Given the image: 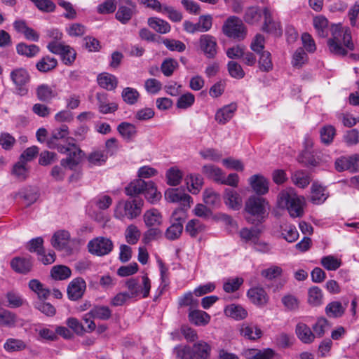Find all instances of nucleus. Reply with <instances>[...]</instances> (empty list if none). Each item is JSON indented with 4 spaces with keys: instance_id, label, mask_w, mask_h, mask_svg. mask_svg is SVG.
Returning a JSON list of instances; mask_svg holds the SVG:
<instances>
[{
    "instance_id": "c756f323",
    "label": "nucleus",
    "mask_w": 359,
    "mask_h": 359,
    "mask_svg": "<svg viewBox=\"0 0 359 359\" xmlns=\"http://www.w3.org/2000/svg\"><path fill=\"white\" fill-rule=\"evenodd\" d=\"M224 313L226 316L236 320L245 319L248 316V311L242 306L232 304L225 307Z\"/></svg>"
},
{
    "instance_id": "f3484780",
    "label": "nucleus",
    "mask_w": 359,
    "mask_h": 359,
    "mask_svg": "<svg viewBox=\"0 0 359 359\" xmlns=\"http://www.w3.org/2000/svg\"><path fill=\"white\" fill-rule=\"evenodd\" d=\"M253 191L257 195H264L269 191V181L262 175H254L251 176L249 180Z\"/></svg>"
},
{
    "instance_id": "864d4df0",
    "label": "nucleus",
    "mask_w": 359,
    "mask_h": 359,
    "mask_svg": "<svg viewBox=\"0 0 359 359\" xmlns=\"http://www.w3.org/2000/svg\"><path fill=\"white\" fill-rule=\"evenodd\" d=\"M259 58L258 60L259 68L262 72H268L273 69V63L271 61V55L269 51H262L259 53Z\"/></svg>"
},
{
    "instance_id": "de8ad7c7",
    "label": "nucleus",
    "mask_w": 359,
    "mask_h": 359,
    "mask_svg": "<svg viewBox=\"0 0 359 359\" xmlns=\"http://www.w3.org/2000/svg\"><path fill=\"white\" fill-rule=\"evenodd\" d=\"M50 274L55 280H62L67 279L71 276L72 271L66 266L57 265L52 268Z\"/></svg>"
},
{
    "instance_id": "e433bc0d",
    "label": "nucleus",
    "mask_w": 359,
    "mask_h": 359,
    "mask_svg": "<svg viewBox=\"0 0 359 359\" xmlns=\"http://www.w3.org/2000/svg\"><path fill=\"white\" fill-rule=\"evenodd\" d=\"M147 182L142 179H137L131 182L125 189L126 195L134 196L141 193H144L147 187Z\"/></svg>"
},
{
    "instance_id": "774afa93",
    "label": "nucleus",
    "mask_w": 359,
    "mask_h": 359,
    "mask_svg": "<svg viewBox=\"0 0 359 359\" xmlns=\"http://www.w3.org/2000/svg\"><path fill=\"white\" fill-rule=\"evenodd\" d=\"M174 353L178 359H194L191 348L187 345L177 346Z\"/></svg>"
},
{
    "instance_id": "f704fd0d",
    "label": "nucleus",
    "mask_w": 359,
    "mask_h": 359,
    "mask_svg": "<svg viewBox=\"0 0 359 359\" xmlns=\"http://www.w3.org/2000/svg\"><path fill=\"white\" fill-rule=\"evenodd\" d=\"M97 82L100 87L108 90L115 89L118 84L116 77L108 73L100 74L97 76Z\"/></svg>"
},
{
    "instance_id": "393cba45",
    "label": "nucleus",
    "mask_w": 359,
    "mask_h": 359,
    "mask_svg": "<svg viewBox=\"0 0 359 359\" xmlns=\"http://www.w3.org/2000/svg\"><path fill=\"white\" fill-rule=\"evenodd\" d=\"M70 233L65 230H60L55 232L51 238V245L56 250H63L69 243Z\"/></svg>"
},
{
    "instance_id": "5701e85b",
    "label": "nucleus",
    "mask_w": 359,
    "mask_h": 359,
    "mask_svg": "<svg viewBox=\"0 0 359 359\" xmlns=\"http://www.w3.org/2000/svg\"><path fill=\"white\" fill-rule=\"evenodd\" d=\"M36 97L39 100L43 102H50L57 93L53 87L48 84H41L36 89Z\"/></svg>"
},
{
    "instance_id": "bb28decb",
    "label": "nucleus",
    "mask_w": 359,
    "mask_h": 359,
    "mask_svg": "<svg viewBox=\"0 0 359 359\" xmlns=\"http://www.w3.org/2000/svg\"><path fill=\"white\" fill-rule=\"evenodd\" d=\"M117 130L121 136L127 142H131L137 133L135 125L128 122H122L117 126Z\"/></svg>"
},
{
    "instance_id": "f8f14e48",
    "label": "nucleus",
    "mask_w": 359,
    "mask_h": 359,
    "mask_svg": "<svg viewBox=\"0 0 359 359\" xmlns=\"http://www.w3.org/2000/svg\"><path fill=\"white\" fill-rule=\"evenodd\" d=\"M86 289V283L81 277L73 279L68 285L67 292L68 298L72 301L81 299Z\"/></svg>"
},
{
    "instance_id": "603ef678",
    "label": "nucleus",
    "mask_w": 359,
    "mask_h": 359,
    "mask_svg": "<svg viewBox=\"0 0 359 359\" xmlns=\"http://www.w3.org/2000/svg\"><path fill=\"white\" fill-rule=\"evenodd\" d=\"M121 97L126 103L132 105L137 102L140 93L133 88L126 87L123 88L121 93Z\"/></svg>"
},
{
    "instance_id": "4be33fe9",
    "label": "nucleus",
    "mask_w": 359,
    "mask_h": 359,
    "mask_svg": "<svg viewBox=\"0 0 359 359\" xmlns=\"http://www.w3.org/2000/svg\"><path fill=\"white\" fill-rule=\"evenodd\" d=\"M191 350L194 359H208L210 356L211 346L205 341L196 342Z\"/></svg>"
},
{
    "instance_id": "1a4fd4ad",
    "label": "nucleus",
    "mask_w": 359,
    "mask_h": 359,
    "mask_svg": "<svg viewBox=\"0 0 359 359\" xmlns=\"http://www.w3.org/2000/svg\"><path fill=\"white\" fill-rule=\"evenodd\" d=\"M114 248L110 238L99 236L90 240L88 243V252L94 255L104 256L109 254Z\"/></svg>"
},
{
    "instance_id": "b1692460",
    "label": "nucleus",
    "mask_w": 359,
    "mask_h": 359,
    "mask_svg": "<svg viewBox=\"0 0 359 359\" xmlns=\"http://www.w3.org/2000/svg\"><path fill=\"white\" fill-rule=\"evenodd\" d=\"M189 320L196 326H204L209 323L210 316L201 310L189 309Z\"/></svg>"
},
{
    "instance_id": "4c0bfd02",
    "label": "nucleus",
    "mask_w": 359,
    "mask_h": 359,
    "mask_svg": "<svg viewBox=\"0 0 359 359\" xmlns=\"http://www.w3.org/2000/svg\"><path fill=\"white\" fill-rule=\"evenodd\" d=\"M27 344L22 339L8 338L4 344V348L9 353L22 351L27 348Z\"/></svg>"
},
{
    "instance_id": "cd10ccee",
    "label": "nucleus",
    "mask_w": 359,
    "mask_h": 359,
    "mask_svg": "<svg viewBox=\"0 0 359 359\" xmlns=\"http://www.w3.org/2000/svg\"><path fill=\"white\" fill-rule=\"evenodd\" d=\"M144 222L147 227L160 226L163 222L161 213L156 209L146 211L143 216Z\"/></svg>"
},
{
    "instance_id": "13d9d810",
    "label": "nucleus",
    "mask_w": 359,
    "mask_h": 359,
    "mask_svg": "<svg viewBox=\"0 0 359 359\" xmlns=\"http://www.w3.org/2000/svg\"><path fill=\"white\" fill-rule=\"evenodd\" d=\"M244 20L248 24H255L261 19V13L258 6H251L246 9Z\"/></svg>"
},
{
    "instance_id": "dca6fc26",
    "label": "nucleus",
    "mask_w": 359,
    "mask_h": 359,
    "mask_svg": "<svg viewBox=\"0 0 359 359\" xmlns=\"http://www.w3.org/2000/svg\"><path fill=\"white\" fill-rule=\"evenodd\" d=\"M33 262L30 257H15L11 261V267L18 273L27 274L32 269Z\"/></svg>"
},
{
    "instance_id": "aec40b11",
    "label": "nucleus",
    "mask_w": 359,
    "mask_h": 359,
    "mask_svg": "<svg viewBox=\"0 0 359 359\" xmlns=\"http://www.w3.org/2000/svg\"><path fill=\"white\" fill-rule=\"evenodd\" d=\"M295 333L298 339L304 344H309L315 340V334L305 323H297L295 327Z\"/></svg>"
},
{
    "instance_id": "052dcab7",
    "label": "nucleus",
    "mask_w": 359,
    "mask_h": 359,
    "mask_svg": "<svg viewBox=\"0 0 359 359\" xmlns=\"http://www.w3.org/2000/svg\"><path fill=\"white\" fill-rule=\"evenodd\" d=\"M304 144L306 150L299 156L298 160L304 164L314 165L315 160L313 157H310V151H309L313 147V140L309 137H306Z\"/></svg>"
},
{
    "instance_id": "8fccbe9b",
    "label": "nucleus",
    "mask_w": 359,
    "mask_h": 359,
    "mask_svg": "<svg viewBox=\"0 0 359 359\" xmlns=\"http://www.w3.org/2000/svg\"><path fill=\"white\" fill-rule=\"evenodd\" d=\"M320 264L327 271H336L341 265V260L333 255L324 256L320 259Z\"/></svg>"
},
{
    "instance_id": "5fc2aeb1",
    "label": "nucleus",
    "mask_w": 359,
    "mask_h": 359,
    "mask_svg": "<svg viewBox=\"0 0 359 359\" xmlns=\"http://www.w3.org/2000/svg\"><path fill=\"white\" fill-rule=\"evenodd\" d=\"M17 316L11 311L0 309V325L6 327H13L15 325Z\"/></svg>"
},
{
    "instance_id": "6e6d98bb",
    "label": "nucleus",
    "mask_w": 359,
    "mask_h": 359,
    "mask_svg": "<svg viewBox=\"0 0 359 359\" xmlns=\"http://www.w3.org/2000/svg\"><path fill=\"white\" fill-rule=\"evenodd\" d=\"M183 231V224L180 222L173 223L171 224L165 232V236L170 241H175L178 239Z\"/></svg>"
},
{
    "instance_id": "20e7f679",
    "label": "nucleus",
    "mask_w": 359,
    "mask_h": 359,
    "mask_svg": "<svg viewBox=\"0 0 359 359\" xmlns=\"http://www.w3.org/2000/svg\"><path fill=\"white\" fill-rule=\"evenodd\" d=\"M144 202L142 199L134 198L132 201H119L114 210V217L118 219H133L141 213Z\"/></svg>"
},
{
    "instance_id": "9b49d317",
    "label": "nucleus",
    "mask_w": 359,
    "mask_h": 359,
    "mask_svg": "<svg viewBox=\"0 0 359 359\" xmlns=\"http://www.w3.org/2000/svg\"><path fill=\"white\" fill-rule=\"evenodd\" d=\"M199 48L208 58H214L217 53L216 39L210 34H203L199 39Z\"/></svg>"
},
{
    "instance_id": "0eeeda50",
    "label": "nucleus",
    "mask_w": 359,
    "mask_h": 359,
    "mask_svg": "<svg viewBox=\"0 0 359 359\" xmlns=\"http://www.w3.org/2000/svg\"><path fill=\"white\" fill-rule=\"evenodd\" d=\"M126 286L128 290V293L132 298L142 297L147 298L151 289V281L147 275L142 276V284L137 278H130L126 282Z\"/></svg>"
},
{
    "instance_id": "9d476101",
    "label": "nucleus",
    "mask_w": 359,
    "mask_h": 359,
    "mask_svg": "<svg viewBox=\"0 0 359 359\" xmlns=\"http://www.w3.org/2000/svg\"><path fill=\"white\" fill-rule=\"evenodd\" d=\"M335 168L341 172L349 170L351 172L359 171V154H353L349 156H342L335 161Z\"/></svg>"
},
{
    "instance_id": "680f3d73",
    "label": "nucleus",
    "mask_w": 359,
    "mask_h": 359,
    "mask_svg": "<svg viewBox=\"0 0 359 359\" xmlns=\"http://www.w3.org/2000/svg\"><path fill=\"white\" fill-rule=\"evenodd\" d=\"M179 65L176 60L172 58H166L161 65V70L165 76H170L177 69Z\"/></svg>"
},
{
    "instance_id": "4468645a",
    "label": "nucleus",
    "mask_w": 359,
    "mask_h": 359,
    "mask_svg": "<svg viewBox=\"0 0 359 359\" xmlns=\"http://www.w3.org/2000/svg\"><path fill=\"white\" fill-rule=\"evenodd\" d=\"M223 200L224 204L233 210H239L242 206V198L239 193L231 188H226L224 191Z\"/></svg>"
},
{
    "instance_id": "c9c22d12",
    "label": "nucleus",
    "mask_w": 359,
    "mask_h": 359,
    "mask_svg": "<svg viewBox=\"0 0 359 359\" xmlns=\"http://www.w3.org/2000/svg\"><path fill=\"white\" fill-rule=\"evenodd\" d=\"M149 26L160 34H166L170 31V24L164 20L156 17L148 19Z\"/></svg>"
},
{
    "instance_id": "a211bd4d",
    "label": "nucleus",
    "mask_w": 359,
    "mask_h": 359,
    "mask_svg": "<svg viewBox=\"0 0 359 359\" xmlns=\"http://www.w3.org/2000/svg\"><path fill=\"white\" fill-rule=\"evenodd\" d=\"M236 109L237 105L235 103L224 106L216 111L215 119L219 124L224 125L233 118Z\"/></svg>"
},
{
    "instance_id": "7c9ffc66",
    "label": "nucleus",
    "mask_w": 359,
    "mask_h": 359,
    "mask_svg": "<svg viewBox=\"0 0 359 359\" xmlns=\"http://www.w3.org/2000/svg\"><path fill=\"white\" fill-rule=\"evenodd\" d=\"M68 134V127L66 125H62L55 129L53 131L51 138L48 142V147L51 149H57V145H62L57 142L67 137Z\"/></svg>"
},
{
    "instance_id": "09e8293b",
    "label": "nucleus",
    "mask_w": 359,
    "mask_h": 359,
    "mask_svg": "<svg viewBox=\"0 0 359 359\" xmlns=\"http://www.w3.org/2000/svg\"><path fill=\"white\" fill-rule=\"evenodd\" d=\"M205 229V225L199 219H193L187 224L185 231L190 236L196 237L198 233L203 231Z\"/></svg>"
},
{
    "instance_id": "58836bf2",
    "label": "nucleus",
    "mask_w": 359,
    "mask_h": 359,
    "mask_svg": "<svg viewBox=\"0 0 359 359\" xmlns=\"http://www.w3.org/2000/svg\"><path fill=\"white\" fill-rule=\"evenodd\" d=\"M281 236L286 241L293 243L299 237V233L296 227L291 224H283L280 226Z\"/></svg>"
},
{
    "instance_id": "69168bd1",
    "label": "nucleus",
    "mask_w": 359,
    "mask_h": 359,
    "mask_svg": "<svg viewBox=\"0 0 359 359\" xmlns=\"http://www.w3.org/2000/svg\"><path fill=\"white\" fill-rule=\"evenodd\" d=\"M133 9L126 6H119L116 18L123 24L127 23L133 16Z\"/></svg>"
},
{
    "instance_id": "49530a36",
    "label": "nucleus",
    "mask_w": 359,
    "mask_h": 359,
    "mask_svg": "<svg viewBox=\"0 0 359 359\" xmlns=\"http://www.w3.org/2000/svg\"><path fill=\"white\" fill-rule=\"evenodd\" d=\"M336 135V129L333 126L326 125L320 130L321 142L325 145L330 144Z\"/></svg>"
},
{
    "instance_id": "6e6552de",
    "label": "nucleus",
    "mask_w": 359,
    "mask_h": 359,
    "mask_svg": "<svg viewBox=\"0 0 359 359\" xmlns=\"http://www.w3.org/2000/svg\"><path fill=\"white\" fill-rule=\"evenodd\" d=\"M10 78L14 83L16 93L20 96H25L28 93L27 85L31 80L28 71L22 67L15 68L11 71Z\"/></svg>"
},
{
    "instance_id": "ea45409f",
    "label": "nucleus",
    "mask_w": 359,
    "mask_h": 359,
    "mask_svg": "<svg viewBox=\"0 0 359 359\" xmlns=\"http://www.w3.org/2000/svg\"><path fill=\"white\" fill-rule=\"evenodd\" d=\"M29 287L37 294L40 300L46 299L50 295V290L43 287V285L37 279H32L29 282Z\"/></svg>"
},
{
    "instance_id": "338daca9",
    "label": "nucleus",
    "mask_w": 359,
    "mask_h": 359,
    "mask_svg": "<svg viewBox=\"0 0 359 359\" xmlns=\"http://www.w3.org/2000/svg\"><path fill=\"white\" fill-rule=\"evenodd\" d=\"M126 242L134 245L137 243L140 237V231L137 227L133 224L129 225L125 232Z\"/></svg>"
},
{
    "instance_id": "6ab92c4d",
    "label": "nucleus",
    "mask_w": 359,
    "mask_h": 359,
    "mask_svg": "<svg viewBox=\"0 0 359 359\" xmlns=\"http://www.w3.org/2000/svg\"><path fill=\"white\" fill-rule=\"evenodd\" d=\"M96 99L97 100L99 111L102 114H107L114 113L118 109L117 104L109 102L107 95L104 93H97L96 94Z\"/></svg>"
},
{
    "instance_id": "72a5a7b5",
    "label": "nucleus",
    "mask_w": 359,
    "mask_h": 359,
    "mask_svg": "<svg viewBox=\"0 0 359 359\" xmlns=\"http://www.w3.org/2000/svg\"><path fill=\"white\" fill-rule=\"evenodd\" d=\"M17 53L20 55L25 56L27 57H34L40 51V48L35 44H27L21 42L16 46Z\"/></svg>"
},
{
    "instance_id": "f03ea898",
    "label": "nucleus",
    "mask_w": 359,
    "mask_h": 359,
    "mask_svg": "<svg viewBox=\"0 0 359 359\" xmlns=\"http://www.w3.org/2000/svg\"><path fill=\"white\" fill-rule=\"evenodd\" d=\"M278 203L280 208H287L292 217H300L304 214V198L297 195L292 189L280 192Z\"/></svg>"
},
{
    "instance_id": "a19ab883",
    "label": "nucleus",
    "mask_w": 359,
    "mask_h": 359,
    "mask_svg": "<svg viewBox=\"0 0 359 359\" xmlns=\"http://www.w3.org/2000/svg\"><path fill=\"white\" fill-rule=\"evenodd\" d=\"M5 297L7 302L6 306L9 308H19L25 303V300L22 295L14 290L8 291Z\"/></svg>"
},
{
    "instance_id": "4d7b16f0",
    "label": "nucleus",
    "mask_w": 359,
    "mask_h": 359,
    "mask_svg": "<svg viewBox=\"0 0 359 359\" xmlns=\"http://www.w3.org/2000/svg\"><path fill=\"white\" fill-rule=\"evenodd\" d=\"M203 201L207 205L216 208L220 205V196L212 189H206L203 193Z\"/></svg>"
},
{
    "instance_id": "412c9836",
    "label": "nucleus",
    "mask_w": 359,
    "mask_h": 359,
    "mask_svg": "<svg viewBox=\"0 0 359 359\" xmlns=\"http://www.w3.org/2000/svg\"><path fill=\"white\" fill-rule=\"evenodd\" d=\"M248 297L254 304L263 306L268 302V296L262 287H253L248 290Z\"/></svg>"
},
{
    "instance_id": "423d86ee",
    "label": "nucleus",
    "mask_w": 359,
    "mask_h": 359,
    "mask_svg": "<svg viewBox=\"0 0 359 359\" xmlns=\"http://www.w3.org/2000/svg\"><path fill=\"white\" fill-rule=\"evenodd\" d=\"M222 32L229 38L243 40L246 36V29L242 20L236 16H231L226 19L222 26Z\"/></svg>"
},
{
    "instance_id": "a878e982",
    "label": "nucleus",
    "mask_w": 359,
    "mask_h": 359,
    "mask_svg": "<svg viewBox=\"0 0 359 359\" xmlns=\"http://www.w3.org/2000/svg\"><path fill=\"white\" fill-rule=\"evenodd\" d=\"M347 303L343 305L340 302L334 301L329 303L325 309L326 315L329 318H337L341 317L346 309Z\"/></svg>"
},
{
    "instance_id": "c85d7f7f",
    "label": "nucleus",
    "mask_w": 359,
    "mask_h": 359,
    "mask_svg": "<svg viewBox=\"0 0 359 359\" xmlns=\"http://www.w3.org/2000/svg\"><path fill=\"white\" fill-rule=\"evenodd\" d=\"M261 230L256 226L252 228H243L239 231V235L242 241L247 243L254 244L257 243L261 234Z\"/></svg>"
},
{
    "instance_id": "2f4dec72",
    "label": "nucleus",
    "mask_w": 359,
    "mask_h": 359,
    "mask_svg": "<svg viewBox=\"0 0 359 359\" xmlns=\"http://www.w3.org/2000/svg\"><path fill=\"white\" fill-rule=\"evenodd\" d=\"M328 195L325 193V188L318 183H313L311 186V201L313 204L320 205L325 201Z\"/></svg>"
},
{
    "instance_id": "a18cd8bd",
    "label": "nucleus",
    "mask_w": 359,
    "mask_h": 359,
    "mask_svg": "<svg viewBox=\"0 0 359 359\" xmlns=\"http://www.w3.org/2000/svg\"><path fill=\"white\" fill-rule=\"evenodd\" d=\"M88 315H90V317H93V318L105 320L111 318V311L107 306H96L88 312Z\"/></svg>"
},
{
    "instance_id": "ddd939ff",
    "label": "nucleus",
    "mask_w": 359,
    "mask_h": 359,
    "mask_svg": "<svg viewBox=\"0 0 359 359\" xmlns=\"http://www.w3.org/2000/svg\"><path fill=\"white\" fill-rule=\"evenodd\" d=\"M165 199L170 203H180L184 207H190L191 197L180 189L170 188L165 192Z\"/></svg>"
},
{
    "instance_id": "39448f33",
    "label": "nucleus",
    "mask_w": 359,
    "mask_h": 359,
    "mask_svg": "<svg viewBox=\"0 0 359 359\" xmlns=\"http://www.w3.org/2000/svg\"><path fill=\"white\" fill-rule=\"evenodd\" d=\"M57 151L65 154L67 157L61 160V165L74 170L81 160L82 151L74 144L69 142L67 145H57Z\"/></svg>"
},
{
    "instance_id": "bf43d9fd",
    "label": "nucleus",
    "mask_w": 359,
    "mask_h": 359,
    "mask_svg": "<svg viewBox=\"0 0 359 359\" xmlns=\"http://www.w3.org/2000/svg\"><path fill=\"white\" fill-rule=\"evenodd\" d=\"M203 172L208 177L219 183L221 182L224 176V174L220 168L212 165H204L203 167Z\"/></svg>"
},
{
    "instance_id": "0e129e2a",
    "label": "nucleus",
    "mask_w": 359,
    "mask_h": 359,
    "mask_svg": "<svg viewBox=\"0 0 359 359\" xmlns=\"http://www.w3.org/2000/svg\"><path fill=\"white\" fill-rule=\"evenodd\" d=\"M293 183L299 188H304L310 183L309 175L303 171H297L292 176Z\"/></svg>"
},
{
    "instance_id": "2eb2a0df",
    "label": "nucleus",
    "mask_w": 359,
    "mask_h": 359,
    "mask_svg": "<svg viewBox=\"0 0 359 359\" xmlns=\"http://www.w3.org/2000/svg\"><path fill=\"white\" fill-rule=\"evenodd\" d=\"M240 334L245 339L250 341H256L260 339L263 334L262 330L252 323H244L239 329Z\"/></svg>"
},
{
    "instance_id": "7ed1b4c3",
    "label": "nucleus",
    "mask_w": 359,
    "mask_h": 359,
    "mask_svg": "<svg viewBox=\"0 0 359 359\" xmlns=\"http://www.w3.org/2000/svg\"><path fill=\"white\" fill-rule=\"evenodd\" d=\"M245 210L250 215L247 217L248 222L255 224L262 222L266 217V211L269 209V205L266 199L250 196L245 203Z\"/></svg>"
},
{
    "instance_id": "37998d69",
    "label": "nucleus",
    "mask_w": 359,
    "mask_h": 359,
    "mask_svg": "<svg viewBox=\"0 0 359 359\" xmlns=\"http://www.w3.org/2000/svg\"><path fill=\"white\" fill-rule=\"evenodd\" d=\"M57 65L55 58L50 56L43 57L36 65V69L41 72H48L55 69Z\"/></svg>"
},
{
    "instance_id": "e2e57ef3",
    "label": "nucleus",
    "mask_w": 359,
    "mask_h": 359,
    "mask_svg": "<svg viewBox=\"0 0 359 359\" xmlns=\"http://www.w3.org/2000/svg\"><path fill=\"white\" fill-rule=\"evenodd\" d=\"M20 198L27 203V206L35 203L38 198L37 192L32 188H26L20 190L18 194Z\"/></svg>"
},
{
    "instance_id": "3c124183",
    "label": "nucleus",
    "mask_w": 359,
    "mask_h": 359,
    "mask_svg": "<svg viewBox=\"0 0 359 359\" xmlns=\"http://www.w3.org/2000/svg\"><path fill=\"white\" fill-rule=\"evenodd\" d=\"M167 183L170 186L180 184L182 179V172L176 167L169 168L165 174Z\"/></svg>"
},
{
    "instance_id": "c03bdc74",
    "label": "nucleus",
    "mask_w": 359,
    "mask_h": 359,
    "mask_svg": "<svg viewBox=\"0 0 359 359\" xmlns=\"http://www.w3.org/2000/svg\"><path fill=\"white\" fill-rule=\"evenodd\" d=\"M146 198L151 203L158 201L161 198V194L157 191L156 187L154 182L148 181L147 187H145L144 193Z\"/></svg>"
},
{
    "instance_id": "473e14b6",
    "label": "nucleus",
    "mask_w": 359,
    "mask_h": 359,
    "mask_svg": "<svg viewBox=\"0 0 359 359\" xmlns=\"http://www.w3.org/2000/svg\"><path fill=\"white\" fill-rule=\"evenodd\" d=\"M187 188L193 194L199 193L203 184V177L198 174H190L186 177Z\"/></svg>"
},
{
    "instance_id": "79ce46f5",
    "label": "nucleus",
    "mask_w": 359,
    "mask_h": 359,
    "mask_svg": "<svg viewBox=\"0 0 359 359\" xmlns=\"http://www.w3.org/2000/svg\"><path fill=\"white\" fill-rule=\"evenodd\" d=\"M323 294L320 288L317 286L311 287L308 290V302L313 306H318L322 304Z\"/></svg>"
},
{
    "instance_id": "f257e3e1",
    "label": "nucleus",
    "mask_w": 359,
    "mask_h": 359,
    "mask_svg": "<svg viewBox=\"0 0 359 359\" xmlns=\"http://www.w3.org/2000/svg\"><path fill=\"white\" fill-rule=\"evenodd\" d=\"M314 28L320 37H327L329 31L332 37L327 40V46L330 53L338 56H345L348 51L353 50L354 43L349 29H343L340 25H332L328 27V20L323 16L313 18Z\"/></svg>"
}]
</instances>
